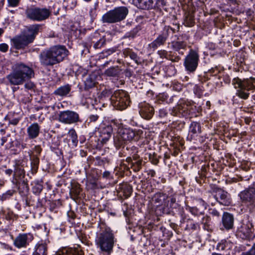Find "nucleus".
Returning <instances> with one entry per match:
<instances>
[{
    "label": "nucleus",
    "mask_w": 255,
    "mask_h": 255,
    "mask_svg": "<svg viewBox=\"0 0 255 255\" xmlns=\"http://www.w3.org/2000/svg\"><path fill=\"white\" fill-rule=\"evenodd\" d=\"M127 160L129 162V164L130 165V168L133 169L135 172H137L140 170L142 166V160L139 159L130 158L127 159Z\"/></svg>",
    "instance_id": "nucleus-27"
},
{
    "label": "nucleus",
    "mask_w": 255,
    "mask_h": 255,
    "mask_svg": "<svg viewBox=\"0 0 255 255\" xmlns=\"http://www.w3.org/2000/svg\"><path fill=\"white\" fill-rule=\"evenodd\" d=\"M139 114L145 119L149 120L152 118L154 114V108L149 104L143 102L139 104Z\"/></svg>",
    "instance_id": "nucleus-18"
},
{
    "label": "nucleus",
    "mask_w": 255,
    "mask_h": 255,
    "mask_svg": "<svg viewBox=\"0 0 255 255\" xmlns=\"http://www.w3.org/2000/svg\"><path fill=\"white\" fill-rule=\"evenodd\" d=\"M96 242L102 251L111 253L114 244V236L112 231L110 229L102 230L97 235Z\"/></svg>",
    "instance_id": "nucleus-6"
},
{
    "label": "nucleus",
    "mask_w": 255,
    "mask_h": 255,
    "mask_svg": "<svg viewBox=\"0 0 255 255\" xmlns=\"http://www.w3.org/2000/svg\"><path fill=\"white\" fill-rule=\"evenodd\" d=\"M124 54L127 56H129L131 59L134 60L136 63H137L139 59L138 57L135 53L131 51L129 49L125 50Z\"/></svg>",
    "instance_id": "nucleus-34"
},
{
    "label": "nucleus",
    "mask_w": 255,
    "mask_h": 255,
    "mask_svg": "<svg viewBox=\"0 0 255 255\" xmlns=\"http://www.w3.org/2000/svg\"><path fill=\"white\" fill-rule=\"evenodd\" d=\"M227 247V242L226 240H222L217 245L216 249L219 251H224Z\"/></svg>",
    "instance_id": "nucleus-43"
},
{
    "label": "nucleus",
    "mask_w": 255,
    "mask_h": 255,
    "mask_svg": "<svg viewBox=\"0 0 255 255\" xmlns=\"http://www.w3.org/2000/svg\"><path fill=\"white\" fill-rule=\"evenodd\" d=\"M171 46L173 50L179 51L181 49H185L187 46V43L183 41L178 40L176 41H173Z\"/></svg>",
    "instance_id": "nucleus-29"
},
{
    "label": "nucleus",
    "mask_w": 255,
    "mask_h": 255,
    "mask_svg": "<svg viewBox=\"0 0 255 255\" xmlns=\"http://www.w3.org/2000/svg\"><path fill=\"white\" fill-rule=\"evenodd\" d=\"M25 14L27 18L40 22L48 19L51 14V11L46 7L30 6L26 9Z\"/></svg>",
    "instance_id": "nucleus-8"
},
{
    "label": "nucleus",
    "mask_w": 255,
    "mask_h": 255,
    "mask_svg": "<svg viewBox=\"0 0 255 255\" xmlns=\"http://www.w3.org/2000/svg\"><path fill=\"white\" fill-rule=\"evenodd\" d=\"M168 59L171 60L172 62H177L179 60L180 58L178 56H176L174 58H172L170 57V56H169Z\"/></svg>",
    "instance_id": "nucleus-62"
},
{
    "label": "nucleus",
    "mask_w": 255,
    "mask_h": 255,
    "mask_svg": "<svg viewBox=\"0 0 255 255\" xmlns=\"http://www.w3.org/2000/svg\"><path fill=\"white\" fill-rule=\"evenodd\" d=\"M68 135L72 140L73 145L74 146H76L78 142V136L74 128L70 129L69 130Z\"/></svg>",
    "instance_id": "nucleus-31"
},
{
    "label": "nucleus",
    "mask_w": 255,
    "mask_h": 255,
    "mask_svg": "<svg viewBox=\"0 0 255 255\" xmlns=\"http://www.w3.org/2000/svg\"><path fill=\"white\" fill-rule=\"evenodd\" d=\"M33 240L31 234H19L14 240L13 245L18 249L26 248Z\"/></svg>",
    "instance_id": "nucleus-16"
},
{
    "label": "nucleus",
    "mask_w": 255,
    "mask_h": 255,
    "mask_svg": "<svg viewBox=\"0 0 255 255\" xmlns=\"http://www.w3.org/2000/svg\"><path fill=\"white\" fill-rule=\"evenodd\" d=\"M253 230V225L250 221L244 223L239 228L238 231V235L242 239H246L250 238Z\"/></svg>",
    "instance_id": "nucleus-17"
},
{
    "label": "nucleus",
    "mask_w": 255,
    "mask_h": 255,
    "mask_svg": "<svg viewBox=\"0 0 255 255\" xmlns=\"http://www.w3.org/2000/svg\"><path fill=\"white\" fill-rule=\"evenodd\" d=\"M241 255H255V243L249 251L243 253Z\"/></svg>",
    "instance_id": "nucleus-49"
},
{
    "label": "nucleus",
    "mask_w": 255,
    "mask_h": 255,
    "mask_svg": "<svg viewBox=\"0 0 255 255\" xmlns=\"http://www.w3.org/2000/svg\"><path fill=\"white\" fill-rule=\"evenodd\" d=\"M34 73L32 68L22 64H16L11 73L7 76V79L11 85L22 84L34 76Z\"/></svg>",
    "instance_id": "nucleus-3"
},
{
    "label": "nucleus",
    "mask_w": 255,
    "mask_h": 255,
    "mask_svg": "<svg viewBox=\"0 0 255 255\" xmlns=\"http://www.w3.org/2000/svg\"><path fill=\"white\" fill-rule=\"evenodd\" d=\"M199 60L198 53L193 50H191L184 60V65L186 70L190 72H194L198 66Z\"/></svg>",
    "instance_id": "nucleus-13"
},
{
    "label": "nucleus",
    "mask_w": 255,
    "mask_h": 255,
    "mask_svg": "<svg viewBox=\"0 0 255 255\" xmlns=\"http://www.w3.org/2000/svg\"><path fill=\"white\" fill-rule=\"evenodd\" d=\"M241 201L255 212V185L249 186L239 194Z\"/></svg>",
    "instance_id": "nucleus-12"
},
{
    "label": "nucleus",
    "mask_w": 255,
    "mask_h": 255,
    "mask_svg": "<svg viewBox=\"0 0 255 255\" xmlns=\"http://www.w3.org/2000/svg\"><path fill=\"white\" fill-rule=\"evenodd\" d=\"M99 117L97 115H91L90 116V120L91 122H95L96 121Z\"/></svg>",
    "instance_id": "nucleus-61"
},
{
    "label": "nucleus",
    "mask_w": 255,
    "mask_h": 255,
    "mask_svg": "<svg viewBox=\"0 0 255 255\" xmlns=\"http://www.w3.org/2000/svg\"><path fill=\"white\" fill-rule=\"evenodd\" d=\"M117 50V49L116 47H113L108 49H106L103 51L100 54V57L103 58L108 57L109 55H110L113 53L116 52Z\"/></svg>",
    "instance_id": "nucleus-39"
},
{
    "label": "nucleus",
    "mask_w": 255,
    "mask_h": 255,
    "mask_svg": "<svg viewBox=\"0 0 255 255\" xmlns=\"http://www.w3.org/2000/svg\"><path fill=\"white\" fill-rule=\"evenodd\" d=\"M21 161L18 160H14V164L13 165L14 167V170H13V176H17L19 177L20 176H24L25 175V171L24 170L22 167V166L21 165Z\"/></svg>",
    "instance_id": "nucleus-26"
},
{
    "label": "nucleus",
    "mask_w": 255,
    "mask_h": 255,
    "mask_svg": "<svg viewBox=\"0 0 255 255\" xmlns=\"http://www.w3.org/2000/svg\"><path fill=\"white\" fill-rule=\"evenodd\" d=\"M122 123L117 120H112L109 125L103 124L99 128V136L102 143H105L111 137L113 129L120 128Z\"/></svg>",
    "instance_id": "nucleus-11"
},
{
    "label": "nucleus",
    "mask_w": 255,
    "mask_h": 255,
    "mask_svg": "<svg viewBox=\"0 0 255 255\" xmlns=\"http://www.w3.org/2000/svg\"><path fill=\"white\" fill-rule=\"evenodd\" d=\"M71 90V86L69 84H66L57 88L54 92V94L57 96L64 97L67 96L70 93Z\"/></svg>",
    "instance_id": "nucleus-25"
},
{
    "label": "nucleus",
    "mask_w": 255,
    "mask_h": 255,
    "mask_svg": "<svg viewBox=\"0 0 255 255\" xmlns=\"http://www.w3.org/2000/svg\"><path fill=\"white\" fill-rule=\"evenodd\" d=\"M47 245L45 242L41 241L35 245L32 255H47Z\"/></svg>",
    "instance_id": "nucleus-20"
},
{
    "label": "nucleus",
    "mask_w": 255,
    "mask_h": 255,
    "mask_svg": "<svg viewBox=\"0 0 255 255\" xmlns=\"http://www.w3.org/2000/svg\"><path fill=\"white\" fill-rule=\"evenodd\" d=\"M121 192L126 198L129 197L132 192V187L128 184H123L121 185Z\"/></svg>",
    "instance_id": "nucleus-28"
},
{
    "label": "nucleus",
    "mask_w": 255,
    "mask_h": 255,
    "mask_svg": "<svg viewBox=\"0 0 255 255\" xmlns=\"http://www.w3.org/2000/svg\"><path fill=\"white\" fill-rule=\"evenodd\" d=\"M141 8L143 9H148L152 8L154 6L153 0H144L143 3L140 5Z\"/></svg>",
    "instance_id": "nucleus-36"
},
{
    "label": "nucleus",
    "mask_w": 255,
    "mask_h": 255,
    "mask_svg": "<svg viewBox=\"0 0 255 255\" xmlns=\"http://www.w3.org/2000/svg\"><path fill=\"white\" fill-rule=\"evenodd\" d=\"M209 211L210 214L213 216L219 217L220 216V213L215 209H210Z\"/></svg>",
    "instance_id": "nucleus-55"
},
{
    "label": "nucleus",
    "mask_w": 255,
    "mask_h": 255,
    "mask_svg": "<svg viewBox=\"0 0 255 255\" xmlns=\"http://www.w3.org/2000/svg\"><path fill=\"white\" fill-rule=\"evenodd\" d=\"M139 29H140L138 27H136L133 28L130 31L126 33L125 37L131 38L135 37L138 32Z\"/></svg>",
    "instance_id": "nucleus-41"
},
{
    "label": "nucleus",
    "mask_w": 255,
    "mask_h": 255,
    "mask_svg": "<svg viewBox=\"0 0 255 255\" xmlns=\"http://www.w3.org/2000/svg\"><path fill=\"white\" fill-rule=\"evenodd\" d=\"M106 39L102 37L97 41H93V47L95 49H99L103 47L106 44Z\"/></svg>",
    "instance_id": "nucleus-35"
},
{
    "label": "nucleus",
    "mask_w": 255,
    "mask_h": 255,
    "mask_svg": "<svg viewBox=\"0 0 255 255\" xmlns=\"http://www.w3.org/2000/svg\"><path fill=\"white\" fill-rule=\"evenodd\" d=\"M188 210L192 215L195 216L203 215L204 213V210L198 209L196 207H188Z\"/></svg>",
    "instance_id": "nucleus-33"
},
{
    "label": "nucleus",
    "mask_w": 255,
    "mask_h": 255,
    "mask_svg": "<svg viewBox=\"0 0 255 255\" xmlns=\"http://www.w3.org/2000/svg\"><path fill=\"white\" fill-rule=\"evenodd\" d=\"M159 117L161 118H165L168 115L167 109L162 108L159 110Z\"/></svg>",
    "instance_id": "nucleus-50"
},
{
    "label": "nucleus",
    "mask_w": 255,
    "mask_h": 255,
    "mask_svg": "<svg viewBox=\"0 0 255 255\" xmlns=\"http://www.w3.org/2000/svg\"><path fill=\"white\" fill-rule=\"evenodd\" d=\"M40 27L41 25L39 24L31 25L23 33L13 38L12 41L15 48L17 49H22L32 42Z\"/></svg>",
    "instance_id": "nucleus-4"
},
{
    "label": "nucleus",
    "mask_w": 255,
    "mask_h": 255,
    "mask_svg": "<svg viewBox=\"0 0 255 255\" xmlns=\"http://www.w3.org/2000/svg\"><path fill=\"white\" fill-rule=\"evenodd\" d=\"M20 0H7L8 5L10 7H16L20 2Z\"/></svg>",
    "instance_id": "nucleus-48"
},
{
    "label": "nucleus",
    "mask_w": 255,
    "mask_h": 255,
    "mask_svg": "<svg viewBox=\"0 0 255 255\" xmlns=\"http://www.w3.org/2000/svg\"><path fill=\"white\" fill-rule=\"evenodd\" d=\"M201 223L204 225L203 228L205 230H208L209 229L210 226V218L209 216H206L203 217Z\"/></svg>",
    "instance_id": "nucleus-40"
},
{
    "label": "nucleus",
    "mask_w": 255,
    "mask_h": 255,
    "mask_svg": "<svg viewBox=\"0 0 255 255\" xmlns=\"http://www.w3.org/2000/svg\"><path fill=\"white\" fill-rule=\"evenodd\" d=\"M39 159L36 156H33L31 159V164L32 169H37L39 164Z\"/></svg>",
    "instance_id": "nucleus-45"
},
{
    "label": "nucleus",
    "mask_w": 255,
    "mask_h": 255,
    "mask_svg": "<svg viewBox=\"0 0 255 255\" xmlns=\"http://www.w3.org/2000/svg\"><path fill=\"white\" fill-rule=\"evenodd\" d=\"M217 202L224 206H229L231 204L232 199L230 195L226 191L215 185H212L209 191Z\"/></svg>",
    "instance_id": "nucleus-10"
},
{
    "label": "nucleus",
    "mask_w": 255,
    "mask_h": 255,
    "mask_svg": "<svg viewBox=\"0 0 255 255\" xmlns=\"http://www.w3.org/2000/svg\"><path fill=\"white\" fill-rule=\"evenodd\" d=\"M144 0H133L136 5L140 8H141L140 5L143 3Z\"/></svg>",
    "instance_id": "nucleus-59"
},
{
    "label": "nucleus",
    "mask_w": 255,
    "mask_h": 255,
    "mask_svg": "<svg viewBox=\"0 0 255 255\" xmlns=\"http://www.w3.org/2000/svg\"><path fill=\"white\" fill-rule=\"evenodd\" d=\"M10 134L7 135L6 136H3L1 138V143L0 145L3 146L4 144L7 141V137L9 136Z\"/></svg>",
    "instance_id": "nucleus-60"
},
{
    "label": "nucleus",
    "mask_w": 255,
    "mask_h": 255,
    "mask_svg": "<svg viewBox=\"0 0 255 255\" xmlns=\"http://www.w3.org/2000/svg\"><path fill=\"white\" fill-rule=\"evenodd\" d=\"M128 10L126 6H120L109 10L102 17L103 23H114L121 21L126 18Z\"/></svg>",
    "instance_id": "nucleus-7"
},
{
    "label": "nucleus",
    "mask_w": 255,
    "mask_h": 255,
    "mask_svg": "<svg viewBox=\"0 0 255 255\" xmlns=\"http://www.w3.org/2000/svg\"><path fill=\"white\" fill-rule=\"evenodd\" d=\"M201 132V125L199 123L193 122L189 127L187 138L190 141L196 139Z\"/></svg>",
    "instance_id": "nucleus-19"
},
{
    "label": "nucleus",
    "mask_w": 255,
    "mask_h": 255,
    "mask_svg": "<svg viewBox=\"0 0 255 255\" xmlns=\"http://www.w3.org/2000/svg\"><path fill=\"white\" fill-rule=\"evenodd\" d=\"M95 81L91 76L88 77L85 81V88L89 89L95 86Z\"/></svg>",
    "instance_id": "nucleus-38"
},
{
    "label": "nucleus",
    "mask_w": 255,
    "mask_h": 255,
    "mask_svg": "<svg viewBox=\"0 0 255 255\" xmlns=\"http://www.w3.org/2000/svg\"><path fill=\"white\" fill-rule=\"evenodd\" d=\"M168 198V196L164 193L158 192L155 193L151 198L152 202L155 204L156 206L161 205L164 204L165 205L166 200Z\"/></svg>",
    "instance_id": "nucleus-22"
},
{
    "label": "nucleus",
    "mask_w": 255,
    "mask_h": 255,
    "mask_svg": "<svg viewBox=\"0 0 255 255\" xmlns=\"http://www.w3.org/2000/svg\"><path fill=\"white\" fill-rule=\"evenodd\" d=\"M64 2L67 3L66 6L70 8L74 7L76 5V0H64Z\"/></svg>",
    "instance_id": "nucleus-47"
},
{
    "label": "nucleus",
    "mask_w": 255,
    "mask_h": 255,
    "mask_svg": "<svg viewBox=\"0 0 255 255\" xmlns=\"http://www.w3.org/2000/svg\"><path fill=\"white\" fill-rule=\"evenodd\" d=\"M15 191L13 190H9L5 193L0 195V200L1 201H5L9 199L14 194Z\"/></svg>",
    "instance_id": "nucleus-37"
},
{
    "label": "nucleus",
    "mask_w": 255,
    "mask_h": 255,
    "mask_svg": "<svg viewBox=\"0 0 255 255\" xmlns=\"http://www.w3.org/2000/svg\"><path fill=\"white\" fill-rule=\"evenodd\" d=\"M120 71L118 66L111 67L105 71V74L108 76L117 77L120 74Z\"/></svg>",
    "instance_id": "nucleus-30"
},
{
    "label": "nucleus",
    "mask_w": 255,
    "mask_h": 255,
    "mask_svg": "<svg viewBox=\"0 0 255 255\" xmlns=\"http://www.w3.org/2000/svg\"><path fill=\"white\" fill-rule=\"evenodd\" d=\"M222 224L226 230L233 228L234 226L233 216L228 213H224L222 217Z\"/></svg>",
    "instance_id": "nucleus-23"
},
{
    "label": "nucleus",
    "mask_w": 255,
    "mask_h": 255,
    "mask_svg": "<svg viewBox=\"0 0 255 255\" xmlns=\"http://www.w3.org/2000/svg\"><path fill=\"white\" fill-rule=\"evenodd\" d=\"M8 46L5 43L0 44V51L3 52H5L7 51Z\"/></svg>",
    "instance_id": "nucleus-54"
},
{
    "label": "nucleus",
    "mask_w": 255,
    "mask_h": 255,
    "mask_svg": "<svg viewBox=\"0 0 255 255\" xmlns=\"http://www.w3.org/2000/svg\"><path fill=\"white\" fill-rule=\"evenodd\" d=\"M158 54L161 58H165L167 59L169 58V57L170 56L169 55H168L167 52L164 50H159L158 51Z\"/></svg>",
    "instance_id": "nucleus-51"
},
{
    "label": "nucleus",
    "mask_w": 255,
    "mask_h": 255,
    "mask_svg": "<svg viewBox=\"0 0 255 255\" xmlns=\"http://www.w3.org/2000/svg\"><path fill=\"white\" fill-rule=\"evenodd\" d=\"M18 189L20 192H22L24 193H27L29 191V187L28 184L24 181L19 184Z\"/></svg>",
    "instance_id": "nucleus-42"
},
{
    "label": "nucleus",
    "mask_w": 255,
    "mask_h": 255,
    "mask_svg": "<svg viewBox=\"0 0 255 255\" xmlns=\"http://www.w3.org/2000/svg\"><path fill=\"white\" fill-rule=\"evenodd\" d=\"M111 103L117 109L125 110L130 103L128 93L122 90L116 91L111 97Z\"/></svg>",
    "instance_id": "nucleus-9"
},
{
    "label": "nucleus",
    "mask_w": 255,
    "mask_h": 255,
    "mask_svg": "<svg viewBox=\"0 0 255 255\" xmlns=\"http://www.w3.org/2000/svg\"><path fill=\"white\" fill-rule=\"evenodd\" d=\"M24 87L27 89L31 90L34 88V85L32 82H28L25 84Z\"/></svg>",
    "instance_id": "nucleus-57"
},
{
    "label": "nucleus",
    "mask_w": 255,
    "mask_h": 255,
    "mask_svg": "<svg viewBox=\"0 0 255 255\" xmlns=\"http://www.w3.org/2000/svg\"><path fill=\"white\" fill-rule=\"evenodd\" d=\"M189 105L185 103H180L175 109L172 110L171 114L175 116L177 115V113L178 112L182 114L183 116H185L188 114H189Z\"/></svg>",
    "instance_id": "nucleus-24"
},
{
    "label": "nucleus",
    "mask_w": 255,
    "mask_h": 255,
    "mask_svg": "<svg viewBox=\"0 0 255 255\" xmlns=\"http://www.w3.org/2000/svg\"><path fill=\"white\" fill-rule=\"evenodd\" d=\"M232 84L237 89L236 95L241 99L246 100L250 95L249 92L255 88V78L241 80L238 77L235 78L233 79Z\"/></svg>",
    "instance_id": "nucleus-5"
},
{
    "label": "nucleus",
    "mask_w": 255,
    "mask_h": 255,
    "mask_svg": "<svg viewBox=\"0 0 255 255\" xmlns=\"http://www.w3.org/2000/svg\"><path fill=\"white\" fill-rule=\"evenodd\" d=\"M13 172V171L11 169H7L5 170V174L9 176Z\"/></svg>",
    "instance_id": "nucleus-64"
},
{
    "label": "nucleus",
    "mask_w": 255,
    "mask_h": 255,
    "mask_svg": "<svg viewBox=\"0 0 255 255\" xmlns=\"http://www.w3.org/2000/svg\"><path fill=\"white\" fill-rule=\"evenodd\" d=\"M19 121V119H16V118L11 119V120H9V124L15 126L18 123Z\"/></svg>",
    "instance_id": "nucleus-58"
},
{
    "label": "nucleus",
    "mask_w": 255,
    "mask_h": 255,
    "mask_svg": "<svg viewBox=\"0 0 255 255\" xmlns=\"http://www.w3.org/2000/svg\"><path fill=\"white\" fill-rule=\"evenodd\" d=\"M110 175V172L108 171H105L103 173V177L104 178H108L109 177Z\"/></svg>",
    "instance_id": "nucleus-63"
},
{
    "label": "nucleus",
    "mask_w": 255,
    "mask_h": 255,
    "mask_svg": "<svg viewBox=\"0 0 255 255\" xmlns=\"http://www.w3.org/2000/svg\"><path fill=\"white\" fill-rule=\"evenodd\" d=\"M42 186L40 184H38L33 188V192L35 194H40L42 191Z\"/></svg>",
    "instance_id": "nucleus-52"
},
{
    "label": "nucleus",
    "mask_w": 255,
    "mask_h": 255,
    "mask_svg": "<svg viewBox=\"0 0 255 255\" xmlns=\"http://www.w3.org/2000/svg\"><path fill=\"white\" fill-rule=\"evenodd\" d=\"M199 204L202 207V209L205 210L206 209L207 207V204L206 202H205L202 199H199L197 200Z\"/></svg>",
    "instance_id": "nucleus-53"
},
{
    "label": "nucleus",
    "mask_w": 255,
    "mask_h": 255,
    "mask_svg": "<svg viewBox=\"0 0 255 255\" xmlns=\"http://www.w3.org/2000/svg\"><path fill=\"white\" fill-rule=\"evenodd\" d=\"M68 55V51L65 46H53L40 53V62L43 66H53L62 61Z\"/></svg>",
    "instance_id": "nucleus-1"
},
{
    "label": "nucleus",
    "mask_w": 255,
    "mask_h": 255,
    "mask_svg": "<svg viewBox=\"0 0 255 255\" xmlns=\"http://www.w3.org/2000/svg\"><path fill=\"white\" fill-rule=\"evenodd\" d=\"M113 94L111 90L105 89L101 92V97L104 98H109L111 100V97Z\"/></svg>",
    "instance_id": "nucleus-44"
},
{
    "label": "nucleus",
    "mask_w": 255,
    "mask_h": 255,
    "mask_svg": "<svg viewBox=\"0 0 255 255\" xmlns=\"http://www.w3.org/2000/svg\"><path fill=\"white\" fill-rule=\"evenodd\" d=\"M187 25L188 26H192L194 25V19L191 17H186Z\"/></svg>",
    "instance_id": "nucleus-56"
},
{
    "label": "nucleus",
    "mask_w": 255,
    "mask_h": 255,
    "mask_svg": "<svg viewBox=\"0 0 255 255\" xmlns=\"http://www.w3.org/2000/svg\"><path fill=\"white\" fill-rule=\"evenodd\" d=\"M82 191L80 185L78 184H74L72 186L70 190V194L74 198H77Z\"/></svg>",
    "instance_id": "nucleus-32"
},
{
    "label": "nucleus",
    "mask_w": 255,
    "mask_h": 255,
    "mask_svg": "<svg viewBox=\"0 0 255 255\" xmlns=\"http://www.w3.org/2000/svg\"><path fill=\"white\" fill-rule=\"evenodd\" d=\"M40 127L37 123L30 125L27 128V133L29 139L36 138L39 134Z\"/></svg>",
    "instance_id": "nucleus-21"
},
{
    "label": "nucleus",
    "mask_w": 255,
    "mask_h": 255,
    "mask_svg": "<svg viewBox=\"0 0 255 255\" xmlns=\"http://www.w3.org/2000/svg\"><path fill=\"white\" fill-rule=\"evenodd\" d=\"M169 27L167 26H164L161 33L149 44V47L153 50H155L158 47L164 45L169 36Z\"/></svg>",
    "instance_id": "nucleus-15"
},
{
    "label": "nucleus",
    "mask_w": 255,
    "mask_h": 255,
    "mask_svg": "<svg viewBox=\"0 0 255 255\" xmlns=\"http://www.w3.org/2000/svg\"><path fill=\"white\" fill-rule=\"evenodd\" d=\"M118 128V133L114 137V144L116 148L124 147L132 140H138L143 133L140 129L135 130L131 128H124L122 126Z\"/></svg>",
    "instance_id": "nucleus-2"
},
{
    "label": "nucleus",
    "mask_w": 255,
    "mask_h": 255,
    "mask_svg": "<svg viewBox=\"0 0 255 255\" xmlns=\"http://www.w3.org/2000/svg\"><path fill=\"white\" fill-rule=\"evenodd\" d=\"M176 202V199L174 197H170V199L167 202L166 201L165 206L168 208H173V206Z\"/></svg>",
    "instance_id": "nucleus-46"
},
{
    "label": "nucleus",
    "mask_w": 255,
    "mask_h": 255,
    "mask_svg": "<svg viewBox=\"0 0 255 255\" xmlns=\"http://www.w3.org/2000/svg\"><path fill=\"white\" fill-rule=\"evenodd\" d=\"M58 120L60 122L65 124H73L81 122L79 114L70 110L60 112Z\"/></svg>",
    "instance_id": "nucleus-14"
}]
</instances>
